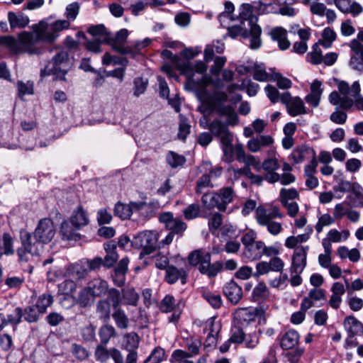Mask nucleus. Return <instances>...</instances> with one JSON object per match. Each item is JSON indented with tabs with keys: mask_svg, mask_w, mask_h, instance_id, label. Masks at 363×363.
<instances>
[{
	"mask_svg": "<svg viewBox=\"0 0 363 363\" xmlns=\"http://www.w3.org/2000/svg\"><path fill=\"white\" fill-rule=\"evenodd\" d=\"M70 274L77 279H84L89 274V270L85 262H80L72 264L69 268Z\"/></svg>",
	"mask_w": 363,
	"mask_h": 363,
	"instance_id": "nucleus-45",
	"label": "nucleus"
},
{
	"mask_svg": "<svg viewBox=\"0 0 363 363\" xmlns=\"http://www.w3.org/2000/svg\"><path fill=\"white\" fill-rule=\"evenodd\" d=\"M213 186V185L211 183L210 175L204 174L202 176H201L196 182L195 193L197 195H200L203 194L204 189L212 188Z\"/></svg>",
	"mask_w": 363,
	"mask_h": 363,
	"instance_id": "nucleus-55",
	"label": "nucleus"
},
{
	"mask_svg": "<svg viewBox=\"0 0 363 363\" xmlns=\"http://www.w3.org/2000/svg\"><path fill=\"white\" fill-rule=\"evenodd\" d=\"M70 23L67 20H57L50 26V30L45 28H40L33 33L38 44V47H41L42 53L45 50V43H52L58 38V33L69 28Z\"/></svg>",
	"mask_w": 363,
	"mask_h": 363,
	"instance_id": "nucleus-8",
	"label": "nucleus"
},
{
	"mask_svg": "<svg viewBox=\"0 0 363 363\" xmlns=\"http://www.w3.org/2000/svg\"><path fill=\"white\" fill-rule=\"evenodd\" d=\"M191 125L188 123V119L182 115L179 116L178 138L185 140L187 135L190 133Z\"/></svg>",
	"mask_w": 363,
	"mask_h": 363,
	"instance_id": "nucleus-57",
	"label": "nucleus"
},
{
	"mask_svg": "<svg viewBox=\"0 0 363 363\" xmlns=\"http://www.w3.org/2000/svg\"><path fill=\"white\" fill-rule=\"evenodd\" d=\"M218 195L220 196L219 202L221 207V211L226 210L227 205L231 203L234 197V191L232 187L226 186L220 189L217 191Z\"/></svg>",
	"mask_w": 363,
	"mask_h": 363,
	"instance_id": "nucleus-40",
	"label": "nucleus"
},
{
	"mask_svg": "<svg viewBox=\"0 0 363 363\" xmlns=\"http://www.w3.org/2000/svg\"><path fill=\"white\" fill-rule=\"evenodd\" d=\"M122 296L125 304L136 306L139 300V294L134 288H126L123 289Z\"/></svg>",
	"mask_w": 363,
	"mask_h": 363,
	"instance_id": "nucleus-49",
	"label": "nucleus"
},
{
	"mask_svg": "<svg viewBox=\"0 0 363 363\" xmlns=\"http://www.w3.org/2000/svg\"><path fill=\"white\" fill-rule=\"evenodd\" d=\"M243 327L237 325L235 323L230 330V341L235 344H241L245 341V333Z\"/></svg>",
	"mask_w": 363,
	"mask_h": 363,
	"instance_id": "nucleus-51",
	"label": "nucleus"
},
{
	"mask_svg": "<svg viewBox=\"0 0 363 363\" xmlns=\"http://www.w3.org/2000/svg\"><path fill=\"white\" fill-rule=\"evenodd\" d=\"M71 224L75 227V230H79L82 227L89 224V220L86 212L82 206L75 209L70 217Z\"/></svg>",
	"mask_w": 363,
	"mask_h": 363,
	"instance_id": "nucleus-26",
	"label": "nucleus"
},
{
	"mask_svg": "<svg viewBox=\"0 0 363 363\" xmlns=\"http://www.w3.org/2000/svg\"><path fill=\"white\" fill-rule=\"evenodd\" d=\"M255 216L257 223L259 225L266 226L271 235H277L281 232L283 229L281 224L273 220L277 218H283L278 207L274 206L272 209H267L260 206L256 208Z\"/></svg>",
	"mask_w": 363,
	"mask_h": 363,
	"instance_id": "nucleus-4",
	"label": "nucleus"
},
{
	"mask_svg": "<svg viewBox=\"0 0 363 363\" xmlns=\"http://www.w3.org/2000/svg\"><path fill=\"white\" fill-rule=\"evenodd\" d=\"M77 230H75V227L71 224L69 220L62 223L60 233L64 240L78 241L81 239V235L77 232Z\"/></svg>",
	"mask_w": 363,
	"mask_h": 363,
	"instance_id": "nucleus-30",
	"label": "nucleus"
},
{
	"mask_svg": "<svg viewBox=\"0 0 363 363\" xmlns=\"http://www.w3.org/2000/svg\"><path fill=\"white\" fill-rule=\"evenodd\" d=\"M165 352L161 347H156L150 356L145 360L144 363L152 361V363H160L163 361Z\"/></svg>",
	"mask_w": 363,
	"mask_h": 363,
	"instance_id": "nucleus-64",
	"label": "nucleus"
},
{
	"mask_svg": "<svg viewBox=\"0 0 363 363\" xmlns=\"http://www.w3.org/2000/svg\"><path fill=\"white\" fill-rule=\"evenodd\" d=\"M351 49L350 60L349 65L350 67L356 71H363V45L356 39L351 40L350 43Z\"/></svg>",
	"mask_w": 363,
	"mask_h": 363,
	"instance_id": "nucleus-13",
	"label": "nucleus"
},
{
	"mask_svg": "<svg viewBox=\"0 0 363 363\" xmlns=\"http://www.w3.org/2000/svg\"><path fill=\"white\" fill-rule=\"evenodd\" d=\"M182 213L186 220H194L200 216L201 207L198 203H191L183 209Z\"/></svg>",
	"mask_w": 363,
	"mask_h": 363,
	"instance_id": "nucleus-53",
	"label": "nucleus"
},
{
	"mask_svg": "<svg viewBox=\"0 0 363 363\" xmlns=\"http://www.w3.org/2000/svg\"><path fill=\"white\" fill-rule=\"evenodd\" d=\"M55 229L54 223L50 218L40 220L33 233L36 242L48 243L54 238Z\"/></svg>",
	"mask_w": 363,
	"mask_h": 363,
	"instance_id": "nucleus-12",
	"label": "nucleus"
},
{
	"mask_svg": "<svg viewBox=\"0 0 363 363\" xmlns=\"http://www.w3.org/2000/svg\"><path fill=\"white\" fill-rule=\"evenodd\" d=\"M202 297L214 309H218L222 306L223 301L221 296L217 292H213L209 290H204L202 292Z\"/></svg>",
	"mask_w": 363,
	"mask_h": 363,
	"instance_id": "nucleus-42",
	"label": "nucleus"
},
{
	"mask_svg": "<svg viewBox=\"0 0 363 363\" xmlns=\"http://www.w3.org/2000/svg\"><path fill=\"white\" fill-rule=\"evenodd\" d=\"M228 125V123L222 122L219 119H214L208 125V128L212 134L220 138V141H223L226 137L233 138L232 134L229 132Z\"/></svg>",
	"mask_w": 363,
	"mask_h": 363,
	"instance_id": "nucleus-22",
	"label": "nucleus"
},
{
	"mask_svg": "<svg viewBox=\"0 0 363 363\" xmlns=\"http://www.w3.org/2000/svg\"><path fill=\"white\" fill-rule=\"evenodd\" d=\"M187 228V224L183 221L180 218H175V219L168 225L167 229L175 235L181 238L183 236L184 233Z\"/></svg>",
	"mask_w": 363,
	"mask_h": 363,
	"instance_id": "nucleus-48",
	"label": "nucleus"
},
{
	"mask_svg": "<svg viewBox=\"0 0 363 363\" xmlns=\"http://www.w3.org/2000/svg\"><path fill=\"white\" fill-rule=\"evenodd\" d=\"M189 264L198 269L203 275L208 279L215 278L223 272L221 261L218 260L211 263V254L203 248L191 251L187 257Z\"/></svg>",
	"mask_w": 363,
	"mask_h": 363,
	"instance_id": "nucleus-1",
	"label": "nucleus"
},
{
	"mask_svg": "<svg viewBox=\"0 0 363 363\" xmlns=\"http://www.w3.org/2000/svg\"><path fill=\"white\" fill-rule=\"evenodd\" d=\"M86 286L95 298L103 297L106 295L108 296L111 289L108 282L100 278L91 280Z\"/></svg>",
	"mask_w": 363,
	"mask_h": 363,
	"instance_id": "nucleus-19",
	"label": "nucleus"
},
{
	"mask_svg": "<svg viewBox=\"0 0 363 363\" xmlns=\"http://www.w3.org/2000/svg\"><path fill=\"white\" fill-rule=\"evenodd\" d=\"M107 345L100 343L96 347L94 356L97 361L105 362L110 357L111 349L109 350L106 347Z\"/></svg>",
	"mask_w": 363,
	"mask_h": 363,
	"instance_id": "nucleus-63",
	"label": "nucleus"
},
{
	"mask_svg": "<svg viewBox=\"0 0 363 363\" xmlns=\"http://www.w3.org/2000/svg\"><path fill=\"white\" fill-rule=\"evenodd\" d=\"M0 45H4L13 52H26L29 55L42 54L41 47H38L33 32L23 31L16 40L12 35L0 36Z\"/></svg>",
	"mask_w": 363,
	"mask_h": 363,
	"instance_id": "nucleus-2",
	"label": "nucleus"
},
{
	"mask_svg": "<svg viewBox=\"0 0 363 363\" xmlns=\"http://www.w3.org/2000/svg\"><path fill=\"white\" fill-rule=\"evenodd\" d=\"M7 16L11 29L24 28L30 23L28 16L21 11H9Z\"/></svg>",
	"mask_w": 363,
	"mask_h": 363,
	"instance_id": "nucleus-24",
	"label": "nucleus"
},
{
	"mask_svg": "<svg viewBox=\"0 0 363 363\" xmlns=\"http://www.w3.org/2000/svg\"><path fill=\"white\" fill-rule=\"evenodd\" d=\"M113 214L121 220L130 219L132 213L129 203L125 204L121 201L117 202L113 208Z\"/></svg>",
	"mask_w": 363,
	"mask_h": 363,
	"instance_id": "nucleus-47",
	"label": "nucleus"
},
{
	"mask_svg": "<svg viewBox=\"0 0 363 363\" xmlns=\"http://www.w3.org/2000/svg\"><path fill=\"white\" fill-rule=\"evenodd\" d=\"M298 333L293 329L289 330L279 336L280 347L284 350L295 348L299 342Z\"/></svg>",
	"mask_w": 363,
	"mask_h": 363,
	"instance_id": "nucleus-20",
	"label": "nucleus"
},
{
	"mask_svg": "<svg viewBox=\"0 0 363 363\" xmlns=\"http://www.w3.org/2000/svg\"><path fill=\"white\" fill-rule=\"evenodd\" d=\"M260 328H256L253 332L245 333V341L242 343L249 349L255 348L259 342V337L262 335Z\"/></svg>",
	"mask_w": 363,
	"mask_h": 363,
	"instance_id": "nucleus-43",
	"label": "nucleus"
},
{
	"mask_svg": "<svg viewBox=\"0 0 363 363\" xmlns=\"http://www.w3.org/2000/svg\"><path fill=\"white\" fill-rule=\"evenodd\" d=\"M95 297L86 286L83 287L79 292L76 302L81 308L90 307L94 302Z\"/></svg>",
	"mask_w": 363,
	"mask_h": 363,
	"instance_id": "nucleus-39",
	"label": "nucleus"
},
{
	"mask_svg": "<svg viewBox=\"0 0 363 363\" xmlns=\"http://www.w3.org/2000/svg\"><path fill=\"white\" fill-rule=\"evenodd\" d=\"M287 113L293 117L308 113L303 100L298 97H294L286 107Z\"/></svg>",
	"mask_w": 363,
	"mask_h": 363,
	"instance_id": "nucleus-35",
	"label": "nucleus"
},
{
	"mask_svg": "<svg viewBox=\"0 0 363 363\" xmlns=\"http://www.w3.org/2000/svg\"><path fill=\"white\" fill-rule=\"evenodd\" d=\"M121 294L119 290L111 288L106 298L100 299L96 304V314L103 323H108L111 317V306L113 311L121 306Z\"/></svg>",
	"mask_w": 363,
	"mask_h": 363,
	"instance_id": "nucleus-5",
	"label": "nucleus"
},
{
	"mask_svg": "<svg viewBox=\"0 0 363 363\" xmlns=\"http://www.w3.org/2000/svg\"><path fill=\"white\" fill-rule=\"evenodd\" d=\"M336 33L333 29L330 27L325 28L322 33L323 40L320 44L325 48H330L333 42L336 39Z\"/></svg>",
	"mask_w": 363,
	"mask_h": 363,
	"instance_id": "nucleus-58",
	"label": "nucleus"
},
{
	"mask_svg": "<svg viewBox=\"0 0 363 363\" xmlns=\"http://www.w3.org/2000/svg\"><path fill=\"white\" fill-rule=\"evenodd\" d=\"M296 180V177L290 172H284L282 174L278 173L265 174V181L270 184L279 182L282 185H289Z\"/></svg>",
	"mask_w": 363,
	"mask_h": 363,
	"instance_id": "nucleus-31",
	"label": "nucleus"
},
{
	"mask_svg": "<svg viewBox=\"0 0 363 363\" xmlns=\"http://www.w3.org/2000/svg\"><path fill=\"white\" fill-rule=\"evenodd\" d=\"M269 291L266 284L261 281L259 282L254 288L252 294V298L255 302L261 303L269 298Z\"/></svg>",
	"mask_w": 363,
	"mask_h": 363,
	"instance_id": "nucleus-37",
	"label": "nucleus"
},
{
	"mask_svg": "<svg viewBox=\"0 0 363 363\" xmlns=\"http://www.w3.org/2000/svg\"><path fill=\"white\" fill-rule=\"evenodd\" d=\"M253 79L258 82H267L269 80V74L263 65L255 64L252 67Z\"/></svg>",
	"mask_w": 363,
	"mask_h": 363,
	"instance_id": "nucleus-60",
	"label": "nucleus"
},
{
	"mask_svg": "<svg viewBox=\"0 0 363 363\" xmlns=\"http://www.w3.org/2000/svg\"><path fill=\"white\" fill-rule=\"evenodd\" d=\"M53 302V297L50 294H43L39 296L35 304H34L42 313H45L48 307Z\"/></svg>",
	"mask_w": 363,
	"mask_h": 363,
	"instance_id": "nucleus-54",
	"label": "nucleus"
},
{
	"mask_svg": "<svg viewBox=\"0 0 363 363\" xmlns=\"http://www.w3.org/2000/svg\"><path fill=\"white\" fill-rule=\"evenodd\" d=\"M263 241H256L252 245L243 249V256L248 261L258 260L262 258Z\"/></svg>",
	"mask_w": 363,
	"mask_h": 363,
	"instance_id": "nucleus-29",
	"label": "nucleus"
},
{
	"mask_svg": "<svg viewBox=\"0 0 363 363\" xmlns=\"http://www.w3.org/2000/svg\"><path fill=\"white\" fill-rule=\"evenodd\" d=\"M166 161L172 168L175 169L182 167L186 163V160L182 155H179L174 151H169L166 155Z\"/></svg>",
	"mask_w": 363,
	"mask_h": 363,
	"instance_id": "nucleus-46",
	"label": "nucleus"
},
{
	"mask_svg": "<svg viewBox=\"0 0 363 363\" xmlns=\"http://www.w3.org/2000/svg\"><path fill=\"white\" fill-rule=\"evenodd\" d=\"M128 263V258L124 257L120 260L113 270V273L111 275L112 280L113 284L118 287H121L125 284Z\"/></svg>",
	"mask_w": 363,
	"mask_h": 363,
	"instance_id": "nucleus-18",
	"label": "nucleus"
},
{
	"mask_svg": "<svg viewBox=\"0 0 363 363\" xmlns=\"http://www.w3.org/2000/svg\"><path fill=\"white\" fill-rule=\"evenodd\" d=\"M116 327L121 330H126L129 327L130 320L126 315L125 311L120 306H118L115 311H113L112 315Z\"/></svg>",
	"mask_w": 363,
	"mask_h": 363,
	"instance_id": "nucleus-34",
	"label": "nucleus"
},
{
	"mask_svg": "<svg viewBox=\"0 0 363 363\" xmlns=\"http://www.w3.org/2000/svg\"><path fill=\"white\" fill-rule=\"evenodd\" d=\"M21 240L23 249L27 250L30 254L34 255L37 252V248L35 247V242H33V235L31 233L23 231L21 232Z\"/></svg>",
	"mask_w": 363,
	"mask_h": 363,
	"instance_id": "nucleus-44",
	"label": "nucleus"
},
{
	"mask_svg": "<svg viewBox=\"0 0 363 363\" xmlns=\"http://www.w3.org/2000/svg\"><path fill=\"white\" fill-rule=\"evenodd\" d=\"M207 70V65L202 61H197L194 65L190 64L184 65L183 67V72L186 76L189 82H194V72L199 74H205Z\"/></svg>",
	"mask_w": 363,
	"mask_h": 363,
	"instance_id": "nucleus-33",
	"label": "nucleus"
},
{
	"mask_svg": "<svg viewBox=\"0 0 363 363\" xmlns=\"http://www.w3.org/2000/svg\"><path fill=\"white\" fill-rule=\"evenodd\" d=\"M99 336L100 338V343L107 345L110 340L113 337H117V332L116 328L108 323H104L99 330Z\"/></svg>",
	"mask_w": 363,
	"mask_h": 363,
	"instance_id": "nucleus-36",
	"label": "nucleus"
},
{
	"mask_svg": "<svg viewBox=\"0 0 363 363\" xmlns=\"http://www.w3.org/2000/svg\"><path fill=\"white\" fill-rule=\"evenodd\" d=\"M313 152V148L301 145L296 147L290 155L291 159L294 163L298 164L302 162L306 157L310 156V153Z\"/></svg>",
	"mask_w": 363,
	"mask_h": 363,
	"instance_id": "nucleus-41",
	"label": "nucleus"
},
{
	"mask_svg": "<svg viewBox=\"0 0 363 363\" xmlns=\"http://www.w3.org/2000/svg\"><path fill=\"white\" fill-rule=\"evenodd\" d=\"M264 313L261 308H241L235 313L234 323L245 328L260 320Z\"/></svg>",
	"mask_w": 363,
	"mask_h": 363,
	"instance_id": "nucleus-11",
	"label": "nucleus"
},
{
	"mask_svg": "<svg viewBox=\"0 0 363 363\" xmlns=\"http://www.w3.org/2000/svg\"><path fill=\"white\" fill-rule=\"evenodd\" d=\"M223 292L227 299L233 305L238 304L242 297V287L233 279L224 285Z\"/></svg>",
	"mask_w": 363,
	"mask_h": 363,
	"instance_id": "nucleus-15",
	"label": "nucleus"
},
{
	"mask_svg": "<svg viewBox=\"0 0 363 363\" xmlns=\"http://www.w3.org/2000/svg\"><path fill=\"white\" fill-rule=\"evenodd\" d=\"M87 32L96 38L95 39L101 40L105 44L109 43L112 40V34L108 31L104 24L92 25L89 27Z\"/></svg>",
	"mask_w": 363,
	"mask_h": 363,
	"instance_id": "nucleus-25",
	"label": "nucleus"
},
{
	"mask_svg": "<svg viewBox=\"0 0 363 363\" xmlns=\"http://www.w3.org/2000/svg\"><path fill=\"white\" fill-rule=\"evenodd\" d=\"M220 196L218 195L217 192H208L204 194L201 197V203L204 208L207 209H212L217 208L221 211V207L219 204Z\"/></svg>",
	"mask_w": 363,
	"mask_h": 363,
	"instance_id": "nucleus-38",
	"label": "nucleus"
},
{
	"mask_svg": "<svg viewBox=\"0 0 363 363\" xmlns=\"http://www.w3.org/2000/svg\"><path fill=\"white\" fill-rule=\"evenodd\" d=\"M184 307V301L180 298L176 300L174 296L171 294H167L161 300L160 303V309L162 313H168L173 311L183 308Z\"/></svg>",
	"mask_w": 363,
	"mask_h": 363,
	"instance_id": "nucleus-21",
	"label": "nucleus"
},
{
	"mask_svg": "<svg viewBox=\"0 0 363 363\" xmlns=\"http://www.w3.org/2000/svg\"><path fill=\"white\" fill-rule=\"evenodd\" d=\"M221 329V325L219 322H216L214 319L208 320L203 328V333L209 335L218 337Z\"/></svg>",
	"mask_w": 363,
	"mask_h": 363,
	"instance_id": "nucleus-61",
	"label": "nucleus"
},
{
	"mask_svg": "<svg viewBox=\"0 0 363 363\" xmlns=\"http://www.w3.org/2000/svg\"><path fill=\"white\" fill-rule=\"evenodd\" d=\"M312 52L308 53V60L313 65H319L323 62L322 50L319 45L315 43L313 45Z\"/></svg>",
	"mask_w": 363,
	"mask_h": 363,
	"instance_id": "nucleus-62",
	"label": "nucleus"
},
{
	"mask_svg": "<svg viewBox=\"0 0 363 363\" xmlns=\"http://www.w3.org/2000/svg\"><path fill=\"white\" fill-rule=\"evenodd\" d=\"M239 18L247 21L249 27L259 26L257 24V16L253 12V6L251 4H242L239 8Z\"/></svg>",
	"mask_w": 363,
	"mask_h": 363,
	"instance_id": "nucleus-28",
	"label": "nucleus"
},
{
	"mask_svg": "<svg viewBox=\"0 0 363 363\" xmlns=\"http://www.w3.org/2000/svg\"><path fill=\"white\" fill-rule=\"evenodd\" d=\"M344 327L348 334L356 335L363 334V323L354 315H349L345 318Z\"/></svg>",
	"mask_w": 363,
	"mask_h": 363,
	"instance_id": "nucleus-32",
	"label": "nucleus"
},
{
	"mask_svg": "<svg viewBox=\"0 0 363 363\" xmlns=\"http://www.w3.org/2000/svg\"><path fill=\"white\" fill-rule=\"evenodd\" d=\"M23 318L24 320L28 323L37 322L40 314H43L33 304L25 308L23 310Z\"/></svg>",
	"mask_w": 363,
	"mask_h": 363,
	"instance_id": "nucleus-50",
	"label": "nucleus"
},
{
	"mask_svg": "<svg viewBox=\"0 0 363 363\" xmlns=\"http://www.w3.org/2000/svg\"><path fill=\"white\" fill-rule=\"evenodd\" d=\"M189 272L186 268L178 269L174 265H170L165 272V281L169 284H175L177 281L180 280L182 284L187 282Z\"/></svg>",
	"mask_w": 363,
	"mask_h": 363,
	"instance_id": "nucleus-16",
	"label": "nucleus"
},
{
	"mask_svg": "<svg viewBox=\"0 0 363 363\" xmlns=\"http://www.w3.org/2000/svg\"><path fill=\"white\" fill-rule=\"evenodd\" d=\"M351 191L352 194L346 197V200L349 202V206L363 207V193L361 185L357 182H353V188Z\"/></svg>",
	"mask_w": 363,
	"mask_h": 363,
	"instance_id": "nucleus-27",
	"label": "nucleus"
},
{
	"mask_svg": "<svg viewBox=\"0 0 363 363\" xmlns=\"http://www.w3.org/2000/svg\"><path fill=\"white\" fill-rule=\"evenodd\" d=\"M228 100V96L225 92L215 91L206 96L203 106L206 111L215 112L219 116H226L228 123L233 124L237 121L238 117L233 106L225 104Z\"/></svg>",
	"mask_w": 363,
	"mask_h": 363,
	"instance_id": "nucleus-3",
	"label": "nucleus"
},
{
	"mask_svg": "<svg viewBox=\"0 0 363 363\" xmlns=\"http://www.w3.org/2000/svg\"><path fill=\"white\" fill-rule=\"evenodd\" d=\"M308 246H298L294 250L290 268L291 274L302 273L306 266Z\"/></svg>",
	"mask_w": 363,
	"mask_h": 363,
	"instance_id": "nucleus-14",
	"label": "nucleus"
},
{
	"mask_svg": "<svg viewBox=\"0 0 363 363\" xmlns=\"http://www.w3.org/2000/svg\"><path fill=\"white\" fill-rule=\"evenodd\" d=\"M69 67V54L67 51L61 50L53 56L44 69L41 70V75H56L60 79H65Z\"/></svg>",
	"mask_w": 363,
	"mask_h": 363,
	"instance_id": "nucleus-6",
	"label": "nucleus"
},
{
	"mask_svg": "<svg viewBox=\"0 0 363 363\" xmlns=\"http://www.w3.org/2000/svg\"><path fill=\"white\" fill-rule=\"evenodd\" d=\"M125 338V349L128 351H136L140 342V337L138 335L135 333H128Z\"/></svg>",
	"mask_w": 363,
	"mask_h": 363,
	"instance_id": "nucleus-59",
	"label": "nucleus"
},
{
	"mask_svg": "<svg viewBox=\"0 0 363 363\" xmlns=\"http://www.w3.org/2000/svg\"><path fill=\"white\" fill-rule=\"evenodd\" d=\"M272 41L277 43L278 48L281 50H286L290 48L291 43L287 37V31L282 27H275L269 33Z\"/></svg>",
	"mask_w": 363,
	"mask_h": 363,
	"instance_id": "nucleus-17",
	"label": "nucleus"
},
{
	"mask_svg": "<svg viewBox=\"0 0 363 363\" xmlns=\"http://www.w3.org/2000/svg\"><path fill=\"white\" fill-rule=\"evenodd\" d=\"M23 315V309L20 307L16 308L12 313L7 315L6 317V325L11 324L15 329L22 321Z\"/></svg>",
	"mask_w": 363,
	"mask_h": 363,
	"instance_id": "nucleus-56",
	"label": "nucleus"
},
{
	"mask_svg": "<svg viewBox=\"0 0 363 363\" xmlns=\"http://www.w3.org/2000/svg\"><path fill=\"white\" fill-rule=\"evenodd\" d=\"M159 235L151 230H145L134 235L131 245L136 249H141L140 255L153 253L157 248Z\"/></svg>",
	"mask_w": 363,
	"mask_h": 363,
	"instance_id": "nucleus-7",
	"label": "nucleus"
},
{
	"mask_svg": "<svg viewBox=\"0 0 363 363\" xmlns=\"http://www.w3.org/2000/svg\"><path fill=\"white\" fill-rule=\"evenodd\" d=\"M274 139L270 135H259L247 142V148L252 152L259 151L262 147L270 146Z\"/></svg>",
	"mask_w": 363,
	"mask_h": 363,
	"instance_id": "nucleus-23",
	"label": "nucleus"
},
{
	"mask_svg": "<svg viewBox=\"0 0 363 363\" xmlns=\"http://www.w3.org/2000/svg\"><path fill=\"white\" fill-rule=\"evenodd\" d=\"M262 28L259 26H253L249 30L240 26H233L228 28V34L233 38L241 36L244 39L250 38V48L256 50L262 45Z\"/></svg>",
	"mask_w": 363,
	"mask_h": 363,
	"instance_id": "nucleus-9",
	"label": "nucleus"
},
{
	"mask_svg": "<svg viewBox=\"0 0 363 363\" xmlns=\"http://www.w3.org/2000/svg\"><path fill=\"white\" fill-rule=\"evenodd\" d=\"M240 174L245 175L250 180L251 184L261 186L264 180H265V174L263 176L255 174L248 167H244L240 169Z\"/></svg>",
	"mask_w": 363,
	"mask_h": 363,
	"instance_id": "nucleus-52",
	"label": "nucleus"
},
{
	"mask_svg": "<svg viewBox=\"0 0 363 363\" xmlns=\"http://www.w3.org/2000/svg\"><path fill=\"white\" fill-rule=\"evenodd\" d=\"M337 88L340 93L334 91L329 95L330 103L335 106L340 105V107L344 110L350 109L354 105V100L348 96L350 91L349 84L345 81H340Z\"/></svg>",
	"mask_w": 363,
	"mask_h": 363,
	"instance_id": "nucleus-10",
	"label": "nucleus"
}]
</instances>
